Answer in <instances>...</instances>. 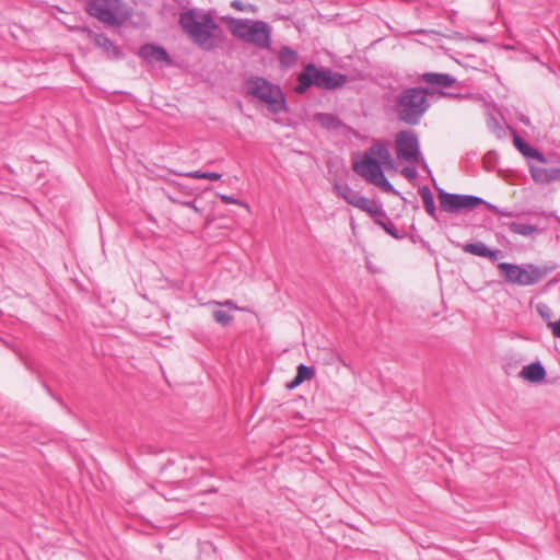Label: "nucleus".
Segmentation results:
<instances>
[{"instance_id": "nucleus-3", "label": "nucleus", "mask_w": 560, "mask_h": 560, "mask_svg": "<svg viewBox=\"0 0 560 560\" xmlns=\"http://www.w3.org/2000/svg\"><path fill=\"white\" fill-rule=\"evenodd\" d=\"M429 91L423 88H406L395 96L394 110L398 119L407 125L416 126L430 107Z\"/></svg>"}, {"instance_id": "nucleus-29", "label": "nucleus", "mask_w": 560, "mask_h": 560, "mask_svg": "<svg viewBox=\"0 0 560 560\" xmlns=\"http://www.w3.org/2000/svg\"><path fill=\"white\" fill-rule=\"evenodd\" d=\"M231 7L241 12L256 13L258 11V8L255 4L244 3L241 0H233L231 2Z\"/></svg>"}, {"instance_id": "nucleus-31", "label": "nucleus", "mask_w": 560, "mask_h": 560, "mask_svg": "<svg viewBox=\"0 0 560 560\" xmlns=\"http://www.w3.org/2000/svg\"><path fill=\"white\" fill-rule=\"evenodd\" d=\"M537 312L545 319H550L552 317V311L547 304H544V303L538 304Z\"/></svg>"}, {"instance_id": "nucleus-32", "label": "nucleus", "mask_w": 560, "mask_h": 560, "mask_svg": "<svg viewBox=\"0 0 560 560\" xmlns=\"http://www.w3.org/2000/svg\"><path fill=\"white\" fill-rule=\"evenodd\" d=\"M208 305H215V306H219V307H229L230 310H241L237 305H235V303L232 301V300H225L224 302H218V301H210L208 302Z\"/></svg>"}, {"instance_id": "nucleus-26", "label": "nucleus", "mask_w": 560, "mask_h": 560, "mask_svg": "<svg viewBox=\"0 0 560 560\" xmlns=\"http://www.w3.org/2000/svg\"><path fill=\"white\" fill-rule=\"evenodd\" d=\"M296 376L299 382L312 380L315 376V370L312 366L301 363L296 369Z\"/></svg>"}, {"instance_id": "nucleus-8", "label": "nucleus", "mask_w": 560, "mask_h": 560, "mask_svg": "<svg viewBox=\"0 0 560 560\" xmlns=\"http://www.w3.org/2000/svg\"><path fill=\"white\" fill-rule=\"evenodd\" d=\"M499 269L508 282L523 287L538 283L547 275L546 269L532 264L522 267L510 262H501Z\"/></svg>"}, {"instance_id": "nucleus-23", "label": "nucleus", "mask_w": 560, "mask_h": 560, "mask_svg": "<svg viewBox=\"0 0 560 560\" xmlns=\"http://www.w3.org/2000/svg\"><path fill=\"white\" fill-rule=\"evenodd\" d=\"M510 232L516 235L522 236H530L534 233L538 232V226L528 223H520V222H509L505 223Z\"/></svg>"}, {"instance_id": "nucleus-18", "label": "nucleus", "mask_w": 560, "mask_h": 560, "mask_svg": "<svg viewBox=\"0 0 560 560\" xmlns=\"http://www.w3.org/2000/svg\"><path fill=\"white\" fill-rule=\"evenodd\" d=\"M521 376L529 382L538 383L545 378L546 370L540 362H534L522 369Z\"/></svg>"}, {"instance_id": "nucleus-33", "label": "nucleus", "mask_w": 560, "mask_h": 560, "mask_svg": "<svg viewBox=\"0 0 560 560\" xmlns=\"http://www.w3.org/2000/svg\"><path fill=\"white\" fill-rule=\"evenodd\" d=\"M548 327L555 337L560 338V319L558 322H548Z\"/></svg>"}, {"instance_id": "nucleus-19", "label": "nucleus", "mask_w": 560, "mask_h": 560, "mask_svg": "<svg viewBox=\"0 0 560 560\" xmlns=\"http://www.w3.org/2000/svg\"><path fill=\"white\" fill-rule=\"evenodd\" d=\"M366 152L371 156L380 161V163H383L385 165H389L393 163V156L388 148L384 143H374L366 150Z\"/></svg>"}, {"instance_id": "nucleus-28", "label": "nucleus", "mask_w": 560, "mask_h": 560, "mask_svg": "<svg viewBox=\"0 0 560 560\" xmlns=\"http://www.w3.org/2000/svg\"><path fill=\"white\" fill-rule=\"evenodd\" d=\"M387 234H389L390 236H393L394 238L396 240H402L406 237V233L405 232H399L395 224L392 222V220H386L385 224H383V228H382Z\"/></svg>"}, {"instance_id": "nucleus-12", "label": "nucleus", "mask_w": 560, "mask_h": 560, "mask_svg": "<svg viewBox=\"0 0 560 560\" xmlns=\"http://www.w3.org/2000/svg\"><path fill=\"white\" fill-rule=\"evenodd\" d=\"M529 173L536 184L547 185L560 182V167H545L530 163Z\"/></svg>"}, {"instance_id": "nucleus-2", "label": "nucleus", "mask_w": 560, "mask_h": 560, "mask_svg": "<svg viewBox=\"0 0 560 560\" xmlns=\"http://www.w3.org/2000/svg\"><path fill=\"white\" fill-rule=\"evenodd\" d=\"M231 34L260 50L271 49L272 27L261 20L224 18Z\"/></svg>"}, {"instance_id": "nucleus-13", "label": "nucleus", "mask_w": 560, "mask_h": 560, "mask_svg": "<svg viewBox=\"0 0 560 560\" xmlns=\"http://www.w3.org/2000/svg\"><path fill=\"white\" fill-rule=\"evenodd\" d=\"M82 32L107 55H113L116 58L120 56L119 48L105 34L95 33L89 27H83Z\"/></svg>"}, {"instance_id": "nucleus-7", "label": "nucleus", "mask_w": 560, "mask_h": 560, "mask_svg": "<svg viewBox=\"0 0 560 560\" xmlns=\"http://www.w3.org/2000/svg\"><path fill=\"white\" fill-rule=\"evenodd\" d=\"M353 171L369 183L382 188L388 194H398L392 183L386 178L380 161L371 156L366 151L361 161H354Z\"/></svg>"}, {"instance_id": "nucleus-4", "label": "nucleus", "mask_w": 560, "mask_h": 560, "mask_svg": "<svg viewBox=\"0 0 560 560\" xmlns=\"http://www.w3.org/2000/svg\"><path fill=\"white\" fill-rule=\"evenodd\" d=\"M347 82L348 77L346 74L334 72L329 68L307 63L298 75V84L294 91L298 94H304L311 86L330 91L341 88Z\"/></svg>"}, {"instance_id": "nucleus-35", "label": "nucleus", "mask_w": 560, "mask_h": 560, "mask_svg": "<svg viewBox=\"0 0 560 560\" xmlns=\"http://www.w3.org/2000/svg\"><path fill=\"white\" fill-rule=\"evenodd\" d=\"M386 220H390V219L388 218V215H387V213H386V211L384 209H383V215L382 217L380 215V217H375L373 219V221L377 225H380L381 228H383V224H385Z\"/></svg>"}, {"instance_id": "nucleus-21", "label": "nucleus", "mask_w": 560, "mask_h": 560, "mask_svg": "<svg viewBox=\"0 0 560 560\" xmlns=\"http://www.w3.org/2000/svg\"><path fill=\"white\" fill-rule=\"evenodd\" d=\"M464 252L471 255L487 257L492 260L497 259V252L487 247L482 242L468 243L464 246Z\"/></svg>"}, {"instance_id": "nucleus-5", "label": "nucleus", "mask_w": 560, "mask_h": 560, "mask_svg": "<svg viewBox=\"0 0 560 560\" xmlns=\"http://www.w3.org/2000/svg\"><path fill=\"white\" fill-rule=\"evenodd\" d=\"M247 94L264 102L272 114L287 109L282 90L261 77L249 78L246 82Z\"/></svg>"}, {"instance_id": "nucleus-11", "label": "nucleus", "mask_w": 560, "mask_h": 560, "mask_svg": "<svg viewBox=\"0 0 560 560\" xmlns=\"http://www.w3.org/2000/svg\"><path fill=\"white\" fill-rule=\"evenodd\" d=\"M421 81L430 85L442 96L463 97L462 94H454L444 91V89H452L457 84V80L451 74L427 72L421 75Z\"/></svg>"}, {"instance_id": "nucleus-36", "label": "nucleus", "mask_w": 560, "mask_h": 560, "mask_svg": "<svg viewBox=\"0 0 560 560\" xmlns=\"http://www.w3.org/2000/svg\"><path fill=\"white\" fill-rule=\"evenodd\" d=\"M302 383L303 382H299L298 376L295 375V377L290 383L287 384V387L289 389H293V388L298 387L299 385H301Z\"/></svg>"}, {"instance_id": "nucleus-24", "label": "nucleus", "mask_w": 560, "mask_h": 560, "mask_svg": "<svg viewBox=\"0 0 560 560\" xmlns=\"http://www.w3.org/2000/svg\"><path fill=\"white\" fill-rule=\"evenodd\" d=\"M359 209L370 214L372 219L383 215V206L378 205L375 200L365 197L363 203L359 205Z\"/></svg>"}, {"instance_id": "nucleus-20", "label": "nucleus", "mask_w": 560, "mask_h": 560, "mask_svg": "<svg viewBox=\"0 0 560 560\" xmlns=\"http://www.w3.org/2000/svg\"><path fill=\"white\" fill-rule=\"evenodd\" d=\"M314 120L327 130H338L342 127V121L334 114L317 113Z\"/></svg>"}, {"instance_id": "nucleus-17", "label": "nucleus", "mask_w": 560, "mask_h": 560, "mask_svg": "<svg viewBox=\"0 0 560 560\" xmlns=\"http://www.w3.org/2000/svg\"><path fill=\"white\" fill-rule=\"evenodd\" d=\"M279 68L287 71L295 67L299 62V54L290 46H282L278 51Z\"/></svg>"}, {"instance_id": "nucleus-30", "label": "nucleus", "mask_w": 560, "mask_h": 560, "mask_svg": "<svg viewBox=\"0 0 560 560\" xmlns=\"http://www.w3.org/2000/svg\"><path fill=\"white\" fill-rule=\"evenodd\" d=\"M485 206L490 211H492L494 214H497L499 218H503V217L512 218V217L516 215L514 212L500 209L499 207H497L492 203H489L488 201H487V203H485Z\"/></svg>"}, {"instance_id": "nucleus-22", "label": "nucleus", "mask_w": 560, "mask_h": 560, "mask_svg": "<svg viewBox=\"0 0 560 560\" xmlns=\"http://www.w3.org/2000/svg\"><path fill=\"white\" fill-rule=\"evenodd\" d=\"M419 194L422 198L423 206H424V209L428 212V214L430 217H432L433 219H436V208H435L434 198H433V194H432L431 189L425 185L421 186L419 188Z\"/></svg>"}, {"instance_id": "nucleus-9", "label": "nucleus", "mask_w": 560, "mask_h": 560, "mask_svg": "<svg viewBox=\"0 0 560 560\" xmlns=\"http://www.w3.org/2000/svg\"><path fill=\"white\" fill-rule=\"evenodd\" d=\"M438 198L442 211L450 213H457L463 209L472 210L480 205L487 203L480 197L471 195L451 194L441 188H438Z\"/></svg>"}, {"instance_id": "nucleus-27", "label": "nucleus", "mask_w": 560, "mask_h": 560, "mask_svg": "<svg viewBox=\"0 0 560 560\" xmlns=\"http://www.w3.org/2000/svg\"><path fill=\"white\" fill-rule=\"evenodd\" d=\"M212 317L215 320V323L222 326H228L233 319L232 315L223 310H214L212 312Z\"/></svg>"}, {"instance_id": "nucleus-37", "label": "nucleus", "mask_w": 560, "mask_h": 560, "mask_svg": "<svg viewBox=\"0 0 560 560\" xmlns=\"http://www.w3.org/2000/svg\"><path fill=\"white\" fill-rule=\"evenodd\" d=\"M402 174L406 175L407 177L411 178V177L416 176V170L415 168L405 167L402 170Z\"/></svg>"}, {"instance_id": "nucleus-10", "label": "nucleus", "mask_w": 560, "mask_h": 560, "mask_svg": "<svg viewBox=\"0 0 560 560\" xmlns=\"http://www.w3.org/2000/svg\"><path fill=\"white\" fill-rule=\"evenodd\" d=\"M396 153L400 161L417 163L419 155L418 137L412 130H401L396 135Z\"/></svg>"}, {"instance_id": "nucleus-6", "label": "nucleus", "mask_w": 560, "mask_h": 560, "mask_svg": "<svg viewBox=\"0 0 560 560\" xmlns=\"http://www.w3.org/2000/svg\"><path fill=\"white\" fill-rule=\"evenodd\" d=\"M122 0H86V13L109 26L119 27L127 20Z\"/></svg>"}, {"instance_id": "nucleus-16", "label": "nucleus", "mask_w": 560, "mask_h": 560, "mask_svg": "<svg viewBox=\"0 0 560 560\" xmlns=\"http://www.w3.org/2000/svg\"><path fill=\"white\" fill-rule=\"evenodd\" d=\"M513 143L524 158L535 159L541 164H545L547 162L545 155L540 151H538L537 149L532 147L528 142H526L520 136H514Z\"/></svg>"}, {"instance_id": "nucleus-34", "label": "nucleus", "mask_w": 560, "mask_h": 560, "mask_svg": "<svg viewBox=\"0 0 560 560\" xmlns=\"http://www.w3.org/2000/svg\"><path fill=\"white\" fill-rule=\"evenodd\" d=\"M219 198L222 200V202H224L226 205L235 203V205L245 206L243 202L238 201L237 199H235L234 197L229 196V195H219Z\"/></svg>"}, {"instance_id": "nucleus-1", "label": "nucleus", "mask_w": 560, "mask_h": 560, "mask_svg": "<svg viewBox=\"0 0 560 560\" xmlns=\"http://www.w3.org/2000/svg\"><path fill=\"white\" fill-rule=\"evenodd\" d=\"M178 24L196 46L207 51L215 48L217 42L223 33L212 12L198 8L182 12Z\"/></svg>"}, {"instance_id": "nucleus-15", "label": "nucleus", "mask_w": 560, "mask_h": 560, "mask_svg": "<svg viewBox=\"0 0 560 560\" xmlns=\"http://www.w3.org/2000/svg\"><path fill=\"white\" fill-rule=\"evenodd\" d=\"M334 190L338 196L343 198L347 203L359 208V205L363 203L365 199L364 196H361L360 192L353 190L348 184L336 183L334 185Z\"/></svg>"}, {"instance_id": "nucleus-14", "label": "nucleus", "mask_w": 560, "mask_h": 560, "mask_svg": "<svg viewBox=\"0 0 560 560\" xmlns=\"http://www.w3.org/2000/svg\"><path fill=\"white\" fill-rule=\"evenodd\" d=\"M139 56L142 59H145L150 62H152V61H156V62L164 61L166 63L172 62L171 57L167 54L166 49L161 46L153 45V44H144L143 46H141L139 49Z\"/></svg>"}, {"instance_id": "nucleus-25", "label": "nucleus", "mask_w": 560, "mask_h": 560, "mask_svg": "<svg viewBox=\"0 0 560 560\" xmlns=\"http://www.w3.org/2000/svg\"><path fill=\"white\" fill-rule=\"evenodd\" d=\"M187 177L191 178H198V179H209V180H219L222 175L220 173L215 172H200V171H192L185 174Z\"/></svg>"}]
</instances>
